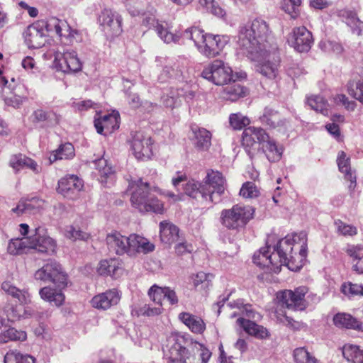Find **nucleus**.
Listing matches in <instances>:
<instances>
[{
  "mask_svg": "<svg viewBox=\"0 0 363 363\" xmlns=\"http://www.w3.org/2000/svg\"><path fill=\"white\" fill-rule=\"evenodd\" d=\"M151 190L167 197L174 198L176 195L170 191H162L160 188L150 186V183L144 182L142 178L129 182L128 191H130V201L133 208L141 213H153L163 214L164 203L156 196H151Z\"/></svg>",
  "mask_w": 363,
  "mask_h": 363,
  "instance_id": "obj_1",
  "label": "nucleus"
},
{
  "mask_svg": "<svg viewBox=\"0 0 363 363\" xmlns=\"http://www.w3.org/2000/svg\"><path fill=\"white\" fill-rule=\"evenodd\" d=\"M271 33L267 23L255 18L251 23L240 26L238 44L247 55L260 54L268 49V38Z\"/></svg>",
  "mask_w": 363,
  "mask_h": 363,
  "instance_id": "obj_2",
  "label": "nucleus"
},
{
  "mask_svg": "<svg viewBox=\"0 0 363 363\" xmlns=\"http://www.w3.org/2000/svg\"><path fill=\"white\" fill-rule=\"evenodd\" d=\"M56 241L46 234H41L40 228H36L34 233L30 236L23 239H11L7 250L11 255H20L34 250L39 253L51 255L56 252Z\"/></svg>",
  "mask_w": 363,
  "mask_h": 363,
  "instance_id": "obj_3",
  "label": "nucleus"
},
{
  "mask_svg": "<svg viewBox=\"0 0 363 363\" xmlns=\"http://www.w3.org/2000/svg\"><path fill=\"white\" fill-rule=\"evenodd\" d=\"M255 212V208L251 206L235 204L231 208L221 211L220 223L229 230H239L245 228L253 218Z\"/></svg>",
  "mask_w": 363,
  "mask_h": 363,
  "instance_id": "obj_4",
  "label": "nucleus"
},
{
  "mask_svg": "<svg viewBox=\"0 0 363 363\" xmlns=\"http://www.w3.org/2000/svg\"><path fill=\"white\" fill-rule=\"evenodd\" d=\"M249 57L257 62V70L264 77L269 79H275L279 75L280 57L276 50L265 49L264 52L257 55H248Z\"/></svg>",
  "mask_w": 363,
  "mask_h": 363,
  "instance_id": "obj_5",
  "label": "nucleus"
},
{
  "mask_svg": "<svg viewBox=\"0 0 363 363\" xmlns=\"http://www.w3.org/2000/svg\"><path fill=\"white\" fill-rule=\"evenodd\" d=\"M308 291L305 286H300L294 290L285 289L277 293V298L282 307L295 311H303L308 305L306 300Z\"/></svg>",
  "mask_w": 363,
  "mask_h": 363,
  "instance_id": "obj_6",
  "label": "nucleus"
},
{
  "mask_svg": "<svg viewBox=\"0 0 363 363\" xmlns=\"http://www.w3.org/2000/svg\"><path fill=\"white\" fill-rule=\"evenodd\" d=\"M201 77L217 86H223L232 81L233 70L223 60L217 59L203 68Z\"/></svg>",
  "mask_w": 363,
  "mask_h": 363,
  "instance_id": "obj_7",
  "label": "nucleus"
},
{
  "mask_svg": "<svg viewBox=\"0 0 363 363\" xmlns=\"http://www.w3.org/2000/svg\"><path fill=\"white\" fill-rule=\"evenodd\" d=\"M34 277L36 280L52 282L60 289L67 286V275L62 271L61 265L54 260H50L38 269Z\"/></svg>",
  "mask_w": 363,
  "mask_h": 363,
  "instance_id": "obj_8",
  "label": "nucleus"
},
{
  "mask_svg": "<svg viewBox=\"0 0 363 363\" xmlns=\"http://www.w3.org/2000/svg\"><path fill=\"white\" fill-rule=\"evenodd\" d=\"M201 190L206 193L207 198L213 203L220 201V196L225 191V179L221 172L210 169L203 179Z\"/></svg>",
  "mask_w": 363,
  "mask_h": 363,
  "instance_id": "obj_9",
  "label": "nucleus"
},
{
  "mask_svg": "<svg viewBox=\"0 0 363 363\" xmlns=\"http://www.w3.org/2000/svg\"><path fill=\"white\" fill-rule=\"evenodd\" d=\"M268 138V134L262 128L250 126L244 129L242 134V145L252 159L259 151V146Z\"/></svg>",
  "mask_w": 363,
  "mask_h": 363,
  "instance_id": "obj_10",
  "label": "nucleus"
},
{
  "mask_svg": "<svg viewBox=\"0 0 363 363\" xmlns=\"http://www.w3.org/2000/svg\"><path fill=\"white\" fill-rule=\"evenodd\" d=\"M152 138L143 132L138 131L133 135L131 149L138 160L147 161L152 157Z\"/></svg>",
  "mask_w": 363,
  "mask_h": 363,
  "instance_id": "obj_11",
  "label": "nucleus"
},
{
  "mask_svg": "<svg viewBox=\"0 0 363 363\" xmlns=\"http://www.w3.org/2000/svg\"><path fill=\"white\" fill-rule=\"evenodd\" d=\"M192 339L178 332L171 333L166 340V347L169 352V358L176 362L181 355L190 347Z\"/></svg>",
  "mask_w": 363,
  "mask_h": 363,
  "instance_id": "obj_12",
  "label": "nucleus"
},
{
  "mask_svg": "<svg viewBox=\"0 0 363 363\" xmlns=\"http://www.w3.org/2000/svg\"><path fill=\"white\" fill-rule=\"evenodd\" d=\"M229 40L228 35L208 33L199 51L206 57L214 58L220 54Z\"/></svg>",
  "mask_w": 363,
  "mask_h": 363,
  "instance_id": "obj_13",
  "label": "nucleus"
},
{
  "mask_svg": "<svg viewBox=\"0 0 363 363\" xmlns=\"http://www.w3.org/2000/svg\"><path fill=\"white\" fill-rule=\"evenodd\" d=\"M54 63L57 69L65 73H74L82 69V65L74 50L57 51L55 55Z\"/></svg>",
  "mask_w": 363,
  "mask_h": 363,
  "instance_id": "obj_14",
  "label": "nucleus"
},
{
  "mask_svg": "<svg viewBox=\"0 0 363 363\" xmlns=\"http://www.w3.org/2000/svg\"><path fill=\"white\" fill-rule=\"evenodd\" d=\"M83 187L82 179L76 175L67 174L58 181L57 192L65 198L74 200L79 197Z\"/></svg>",
  "mask_w": 363,
  "mask_h": 363,
  "instance_id": "obj_15",
  "label": "nucleus"
},
{
  "mask_svg": "<svg viewBox=\"0 0 363 363\" xmlns=\"http://www.w3.org/2000/svg\"><path fill=\"white\" fill-rule=\"evenodd\" d=\"M211 356V352L202 345L192 341L190 347L186 348L176 362L177 363H206Z\"/></svg>",
  "mask_w": 363,
  "mask_h": 363,
  "instance_id": "obj_16",
  "label": "nucleus"
},
{
  "mask_svg": "<svg viewBox=\"0 0 363 363\" xmlns=\"http://www.w3.org/2000/svg\"><path fill=\"white\" fill-rule=\"evenodd\" d=\"M313 42L312 33L305 26L294 28L291 43L295 50L298 52H308Z\"/></svg>",
  "mask_w": 363,
  "mask_h": 363,
  "instance_id": "obj_17",
  "label": "nucleus"
},
{
  "mask_svg": "<svg viewBox=\"0 0 363 363\" xmlns=\"http://www.w3.org/2000/svg\"><path fill=\"white\" fill-rule=\"evenodd\" d=\"M121 298V293L116 289H112L94 296L91 300V304L95 308L107 310L117 305Z\"/></svg>",
  "mask_w": 363,
  "mask_h": 363,
  "instance_id": "obj_18",
  "label": "nucleus"
},
{
  "mask_svg": "<svg viewBox=\"0 0 363 363\" xmlns=\"http://www.w3.org/2000/svg\"><path fill=\"white\" fill-rule=\"evenodd\" d=\"M121 17L109 9H104L99 16V22L104 30L111 35H118L121 32Z\"/></svg>",
  "mask_w": 363,
  "mask_h": 363,
  "instance_id": "obj_19",
  "label": "nucleus"
},
{
  "mask_svg": "<svg viewBox=\"0 0 363 363\" xmlns=\"http://www.w3.org/2000/svg\"><path fill=\"white\" fill-rule=\"evenodd\" d=\"M296 235L293 238H290L288 236L283 239H281L277 245V249L279 251L281 256L286 258V262L289 263V269L292 271H296L300 269V266L296 265V255L294 253V247L296 243Z\"/></svg>",
  "mask_w": 363,
  "mask_h": 363,
  "instance_id": "obj_20",
  "label": "nucleus"
},
{
  "mask_svg": "<svg viewBox=\"0 0 363 363\" xmlns=\"http://www.w3.org/2000/svg\"><path fill=\"white\" fill-rule=\"evenodd\" d=\"M123 264L121 260L116 258L102 259L99 262L96 268L97 273L101 276H110L113 279H118L123 273Z\"/></svg>",
  "mask_w": 363,
  "mask_h": 363,
  "instance_id": "obj_21",
  "label": "nucleus"
},
{
  "mask_svg": "<svg viewBox=\"0 0 363 363\" xmlns=\"http://www.w3.org/2000/svg\"><path fill=\"white\" fill-rule=\"evenodd\" d=\"M193 136L191 140L195 148L199 151H206L211 145L212 134L207 129L196 125L191 126Z\"/></svg>",
  "mask_w": 363,
  "mask_h": 363,
  "instance_id": "obj_22",
  "label": "nucleus"
},
{
  "mask_svg": "<svg viewBox=\"0 0 363 363\" xmlns=\"http://www.w3.org/2000/svg\"><path fill=\"white\" fill-rule=\"evenodd\" d=\"M119 115L106 114L94 121V126L99 134L107 135L119 128Z\"/></svg>",
  "mask_w": 363,
  "mask_h": 363,
  "instance_id": "obj_23",
  "label": "nucleus"
},
{
  "mask_svg": "<svg viewBox=\"0 0 363 363\" xmlns=\"http://www.w3.org/2000/svg\"><path fill=\"white\" fill-rule=\"evenodd\" d=\"M178 318L194 334L201 335L206 330V323L200 316L189 312H182L179 314Z\"/></svg>",
  "mask_w": 363,
  "mask_h": 363,
  "instance_id": "obj_24",
  "label": "nucleus"
},
{
  "mask_svg": "<svg viewBox=\"0 0 363 363\" xmlns=\"http://www.w3.org/2000/svg\"><path fill=\"white\" fill-rule=\"evenodd\" d=\"M25 42L30 48L38 49L45 43V34L43 29L37 25L32 24L28 26L24 33Z\"/></svg>",
  "mask_w": 363,
  "mask_h": 363,
  "instance_id": "obj_25",
  "label": "nucleus"
},
{
  "mask_svg": "<svg viewBox=\"0 0 363 363\" xmlns=\"http://www.w3.org/2000/svg\"><path fill=\"white\" fill-rule=\"evenodd\" d=\"M106 241L108 249L115 252L116 254L118 255L127 254L128 237L118 231H114L107 235Z\"/></svg>",
  "mask_w": 363,
  "mask_h": 363,
  "instance_id": "obj_26",
  "label": "nucleus"
},
{
  "mask_svg": "<svg viewBox=\"0 0 363 363\" xmlns=\"http://www.w3.org/2000/svg\"><path fill=\"white\" fill-rule=\"evenodd\" d=\"M237 324L240 326L246 333L255 338L263 340L268 338L270 335L269 332L266 328L252 320L239 318L237 319Z\"/></svg>",
  "mask_w": 363,
  "mask_h": 363,
  "instance_id": "obj_27",
  "label": "nucleus"
},
{
  "mask_svg": "<svg viewBox=\"0 0 363 363\" xmlns=\"http://www.w3.org/2000/svg\"><path fill=\"white\" fill-rule=\"evenodd\" d=\"M45 201L38 197L22 199L12 211L18 216L23 213H35L43 208Z\"/></svg>",
  "mask_w": 363,
  "mask_h": 363,
  "instance_id": "obj_28",
  "label": "nucleus"
},
{
  "mask_svg": "<svg viewBox=\"0 0 363 363\" xmlns=\"http://www.w3.org/2000/svg\"><path fill=\"white\" fill-rule=\"evenodd\" d=\"M160 237L161 241L167 245H171L178 240L179 229L174 224L163 220L160 223Z\"/></svg>",
  "mask_w": 363,
  "mask_h": 363,
  "instance_id": "obj_29",
  "label": "nucleus"
},
{
  "mask_svg": "<svg viewBox=\"0 0 363 363\" xmlns=\"http://www.w3.org/2000/svg\"><path fill=\"white\" fill-rule=\"evenodd\" d=\"M33 123H45L48 127H53L58 125L61 120V116L53 111H45L38 108L32 113Z\"/></svg>",
  "mask_w": 363,
  "mask_h": 363,
  "instance_id": "obj_30",
  "label": "nucleus"
},
{
  "mask_svg": "<svg viewBox=\"0 0 363 363\" xmlns=\"http://www.w3.org/2000/svg\"><path fill=\"white\" fill-rule=\"evenodd\" d=\"M62 289L58 287L53 289L45 286L40 289L39 294L44 301L49 302L51 305L60 307L64 304L65 300V296L62 292Z\"/></svg>",
  "mask_w": 363,
  "mask_h": 363,
  "instance_id": "obj_31",
  "label": "nucleus"
},
{
  "mask_svg": "<svg viewBox=\"0 0 363 363\" xmlns=\"http://www.w3.org/2000/svg\"><path fill=\"white\" fill-rule=\"evenodd\" d=\"M128 246L127 254L129 255H134L139 252H150L154 250V245L150 244L145 238L135 234H132L128 237Z\"/></svg>",
  "mask_w": 363,
  "mask_h": 363,
  "instance_id": "obj_32",
  "label": "nucleus"
},
{
  "mask_svg": "<svg viewBox=\"0 0 363 363\" xmlns=\"http://www.w3.org/2000/svg\"><path fill=\"white\" fill-rule=\"evenodd\" d=\"M339 171L345 174V179L350 182L349 188L354 189L356 186V176L351 171L350 158L344 151H340L337 157Z\"/></svg>",
  "mask_w": 363,
  "mask_h": 363,
  "instance_id": "obj_33",
  "label": "nucleus"
},
{
  "mask_svg": "<svg viewBox=\"0 0 363 363\" xmlns=\"http://www.w3.org/2000/svg\"><path fill=\"white\" fill-rule=\"evenodd\" d=\"M333 323L334 325L338 328L354 329L358 331H363L362 323L349 313H337L333 317Z\"/></svg>",
  "mask_w": 363,
  "mask_h": 363,
  "instance_id": "obj_34",
  "label": "nucleus"
},
{
  "mask_svg": "<svg viewBox=\"0 0 363 363\" xmlns=\"http://www.w3.org/2000/svg\"><path fill=\"white\" fill-rule=\"evenodd\" d=\"M260 121L264 125L273 129L284 127L286 123V120L279 111L269 107L264 108Z\"/></svg>",
  "mask_w": 363,
  "mask_h": 363,
  "instance_id": "obj_35",
  "label": "nucleus"
},
{
  "mask_svg": "<svg viewBox=\"0 0 363 363\" xmlns=\"http://www.w3.org/2000/svg\"><path fill=\"white\" fill-rule=\"evenodd\" d=\"M75 156L74 145L70 143L61 144L58 148L50 152L48 157L49 164L57 160H72Z\"/></svg>",
  "mask_w": 363,
  "mask_h": 363,
  "instance_id": "obj_36",
  "label": "nucleus"
},
{
  "mask_svg": "<svg viewBox=\"0 0 363 363\" xmlns=\"http://www.w3.org/2000/svg\"><path fill=\"white\" fill-rule=\"evenodd\" d=\"M247 89L240 84L233 82V83L225 86L222 91V97L228 101H235L240 98L245 97L247 94Z\"/></svg>",
  "mask_w": 363,
  "mask_h": 363,
  "instance_id": "obj_37",
  "label": "nucleus"
},
{
  "mask_svg": "<svg viewBox=\"0 0 363 363\" xmlns=\"http://www.w3.org/2000/svg\"><path fill=\"white\" fill-rule=\"evenodd\" d=\"M214 278L213 274L199 272L190 277L191 283L194 289L198 291H206L211 285Z\"/></svg>",
  "mask_w": 363,
  "mask_h": 363,
  "instance_id": "obj_38",
  "label": "nucleus"
},
{
  "mask_svg": "<svg viewBox=\"0 0 363 363\" xmlns=\"http://www.w3.org/2000/svg\"><path fill=\"white\" fill-rule=\"evenodd\" d=\"M9 164L16 171L27 167L35 172L38 167L37 163L33 160L21 153L12 155L9 160Z\"/></svg>",
  "mask_w": 363,
  "mask_h": 363,
  "instance_id": "obj_39",
  "label": "nucleus"
},
{
  "mask_svg": "<svg viewBox=\"0 0 363 363\" xmlns=\"http://www.w3.org/2000/svg\"><path fill=\"white\" fill-rule=\"evenodd\" d=\"M1 289L9 295L17 299L21 304H27L30 302V294L27 290H21L11 284L9 281H4Z\"/></svg>",
  "mask_w": 363,
  "mask_h": 363,
  "instance_id": "obj_40",
  "label": "nucleus"
},
{
  "mask_svg": "<svg viewBox=\"0 0 363 363\" xmlns=\"http://www.w3.org/2000/svg\"><path fill=\"white\" fill-rule=\"evenodd\" d=\"M52 24L56 34L61 38V40L63 38H65L68 43H72L74 35L77 33L76 30H71L66 21L57 18L52 20Z\"/></svg>",
  "mask_w": 363,
  "mask_h": 363,
  "instance_id": "obj_41",
  "label": "nucleus"
},
{
  "mask_svg": "<svg viewBox=\"0 0 363 363\" xmlns=\"http://www.w3.org/2000/svg\"><path fill=\"white\" fill-rule=\"evenodd\" d=\"M261 149L271 162H277L281 157V151L278 148L276 143L270 139L269 135L267 140L262 143Z\"/></svg>",
  "mask_w": 363,
  "mask_h": 363,
  "instance_id": "obj_42",
  "label": "nucleus"
},
{
  "mask_svg": "<svg viewBox=\"0 0 363 363\" xmlns=\"http://www.w3.org/2000/svg\"><path fill=\"white\" fill-rule=\"evenodd\" d=\"M306 104L316 112H319L324 116L328 115L329 104L323 96L315 94L310 95L306 97Z\"/></svg>",
  "mask_w": 363,
  "mask_h": 363,
  "instance_id": "obj_43",
  "label": "nucleus"
},
{
  "mask_svg": "<svg viewBox=\"0 0 363 363\" xmlns=\"http://www.w3.org/2000/svg\"><path fill=\"white\" fill-rule=\"evenodd\" d=\"M343 357L352 363H363V350L354 345L346 344L342 347Z\"/></svg>",
  "mask_w": 363,
  "mask_h": 363,
  "instance_id": "obj_44",
  "label": "nucleus"
},
{
  "mask_svg": "<svg viewBox=\"0 0 363 363\" xmlns=\"http://www.w3.org/2000/svg\"><path fill=\"white\" fill-rule=\"evenodd\" d=\"M346 252L355 262L353 269L358 274H363V246H350L346 250Z\"/></svg>",
  "mask_w": 363,
  "mask_h": 363,
  "instance_id": "obj_45",
  "label": "nucleus"
},
{
  "mask_svg": "<svg viewBox=\"0 0 363 363\" xmlns=\"http://www.w3.org/2000/svg\"><path fill=\"white\" fill-rule=\"evenodd\" d=\"M27 339V333L22 330L15 328H9L0 333V343H6L9 341H25Z\"/></svg>",
  "mask_w": 363,
  "mask_h": 363,
  "instance_id": "obj_46",
  "label": "nucleus"
},
{
  "mask_svg": "<svg viewBox=\"0 0 363 363\" xmlns=\"http://www.w3.org/2000/svg\"><path fill=\"white\" fill-rule=\"evenodd\" d=\"M18 91L21 92V95H12L4 99L6 105L19 108L25 101H28V88L24 84H19Z\"/></svg>",
  "mask_w": 363,
  "mask_h": 363,
  "instance_id": "obj_47",
  "label": "nucleus"
},
{
  "mask_svg": "<svg viewBox=\"0 0 363 363\" xmlns=\"http://www.w3.org/2000/svg\"><path fill=\"white\" fill-rule=\"evenodd\" d=\"M207 34L199 27L193 26L186 29L184 32L183 35L185 38L193 40L199 50L201 44L203 43L204 38Z\"/></svg>",
  "mask_w": 363,
  "mask_h": 363,
  "instance_id": "obj_48",
  "label": "nucleus"
},
{
  "mask_svg": "<svg viewBox=\"0 0 363 363\" xmlns=\"http://www.w3.org/2000/svg\"><path fill=\"white\" fill-rule=\"evenodd\" d=\"M348 94L363 104V81L350 80L347 84Z\"/></svg>",
  "mask_w": 363,
  "mask_h": 363,
  "instance_id": "obj_49",
  "label": "nucleus"
},
{
  "mask_svg": "<svg viewBox=\"0 0 363 363\" xmlns=\"http://www.w3.org/2000/svg\"><path fill=\"white\" fill-rule=\"evenodd\" d=\"M35 359L28 354H23L16 350H10L4 356V363H35Z\"/></svg>",
  "mask_w": 363,
  "mask_h": 363,
  "instance_id": "obj_50",
  "label": "nucleus"
},
{
  "mask_svg": "<svg viewBox=\"0 0 363 363\" xmlns=\"http://www.w3.org/2000/svg\"><path fill=\"white\" fill-rule=\"evenodd\" d=\"M294 358L296 363H320L319 360L312 355L305 347L295 349Z\"/></svg>",
  "mask_w": 363,
  "mask_h": 363,
  "instance_id": "obj_51",
  "label": "nucleus"
},
{
  "mask_svg": "<svg viewBox=\"0 0 363 363\" xmlns=\"http://www.w3.org/2000/svg\"><path fill=\"white\" fill-rule=\"evenodd\" d=\"M279 251L274 247V251L269 253V258L270 259V268L274 272H279L281 266L285 265L289 267V263L286 262V258L281 256Z\"/></svg>",
  "mask_w": 363,
  "mask_h": 363,
  "instance_id": "obj_52",
  "label": "nucleus"
},
{
  "mask_svg": "<svg viewBox=\"0 0 363 363\" xmlns=\"http://www.w3.org/2000/svg\"><path fill=\"white\" fill-rule=\"evenodd\" d=\"M269 247L261 248L253 255V262L259 267L269 268L270 267V259L269 258Z\"/></svg>",
  "mask_w": 363,
  "mask_h": 363,
  "instance_id": "obj_53",
  "label": "nucleus"
},
{
  "mask_svg": "<svg viewBox=\"0 0 363 363\" xmlns=\"http://www.w3.org/2000/svg\"><path fill=\"white\" fill-rule=\"evenodd\" d=\"M301 0H284L281 9L288 13L291 18L296 19L300 14Z\"/></svg>",
  "mask_w": 363,
  "mask_h": 363,
  "instance_id": "obj_54",
  "label": "nucleus"
},
{
  "mask_svg": "<svg viewBox=\"0 0 363 363\" xmlns=\"http://www.w3.org/2000/svg\"><path fill=\"white\" fill-rule=\"evenodd\" d=\"M204 187L203 182L200 183L194 180L189 181L184 186L185 193L191 197L196 198L198 194H201L203 199H207L206 193L201 190Z\"/></svg>",
  "mask_w": 363,
  "mask_h": 363,
  "instance_id": "obj_55",
  "label": "nucleus"
},
{
  "mask_svg": "<svg viewBox=\"0 0 363 363\" xmlns=\"http://www.w3.org/2000/svg\"><path fill=\"white\" fill-rule=\"evenodd\" d=\"M228 305L232 308H237L239 310L238 314L246 315L248 318H254L253 310L252 305L245 303L242 299H237L230 301Z\"/></svg>",
  "mask_w": 363,
  "mask_h": 363,
  "instance_id": "obj_56",
  "label": "nucleus"
},
{
  "mask_svg": "<svg viewBox=\"0 0 363 363\" xmlns=\"http://www.w3.org/2000/svg\"><path fill=\"white\" fill-rule=\"evenodd\" d=\"M229 123L234 130H241L248 125L250 119L240 113H231L229 117Z\"/></svg>",
  "mask_w": 363,
  "mask_h": 363,
  "instance_id": "obj_57",
  "label": "nucleus"
},
{
  "mask_svg": "<svg viewBox=\"0 0 363 363\" xmlns=\"http://www.w3.org/2000/svg\"><path fill=\"white\" fill-rule=\"evenodd\" d=\"M240 195L245 199L256 198L259 195V190L254 182H246L240 190Z\"/></svg>",
  "mask_w": 363,
  "mask_h": 363,
  "instance_id": "obj_58",
  "label": "nucleus"
},
{
  "mask_svg": "<svg viewBox=\"0 0 363 363\" xmlns=\"http://www.w3.org/2000/svg\"><path fill=\"white\" fill-rule=\"evenodd\" d=\"M341 291L345 295L350 297L363 296V285L352 282L344 283L342 285Z\"/></svg>",
  "mask_w": 363,
  "mask_h": 363,
  "instance_id": "obj_59",
  "label": "nucleus"
},
{
  "mask_svg": "<svg viewBox=\"0 0 363 363\" xmlns=\"http://www.w3.org/2000/svg\"><path fill=\"white\" fill-rule=\"evenodd\" d=\"M23 305L24 304L20 303V305L16 306L15 307L7 306L5 308V312L6 313L8 320L15 322L23 317L25 313V308Z\"/></svg>",
  "mask_w": 363,
  "mask_h": 363,
  "instance_id": "obj_60",
  "label": "nucleus"
},
{
  "mask_svg": "<svg viewBox=\"0 0 363 363\" xmlns=\"http://www.w3.org/2000/svg\"><path fill=\"white\" fill-rule=\"evenodd\" d=\"M148 295L153 302L162 306V300L164 298V287H160L154 284L149 289Z\"/></svg>",
  "mask_w": 363,
  "mask_h": 363,
  "instance_id": "obj_61",
  "label": "nucleus"
},
{
  "mask_svg": "<svg viewBox=\"0 0 363 363\" xmlns=\"http://www.w3.org/2000/svg\"><path fill=\"white\" fill-rule=\"evenodd\" d=\"M65 236L72 240H86L89 238V234L77 229L72 225L67 226L65 230Z\"/></svg>",
  "mask_w": 363,
  "mask_h": 363,
  "instance_id": "obj_62",
  "label": "nucleus"
},
{
  "mask_svg": "<svg viewBox=\"0 0 363 363\" xmlns=\"http://www.w3.org/2000/svg\"><path fill=\"white\" fill-rule=\"evenodd\" d=\"M155 31L164 43H169L171 42H177L179 38L172 33L169 32L162 24L157 23L155 26Z\"/></svg>",
  "mask_w": 363,
  "mask_h": 363,
  "instance_id": "obj_63",
  "label": "nucleus"
},
{
  "mask_svg": "<svg viewBox=\"0 0 363 363\" xmlns=\"http://www.w3.org/2000/svg\"><path fill=\"white\" fill-rule=\"evenodd\" d=\"M338 232L344 236H353L357 234L356 227L346 224L341 220L336 223Z\"/></svg>",
  "mask_w": 363,
  "mask_h": 363,
  "instance_id": "obj_64",
  "label": "nucleus"
}]
</instances>
